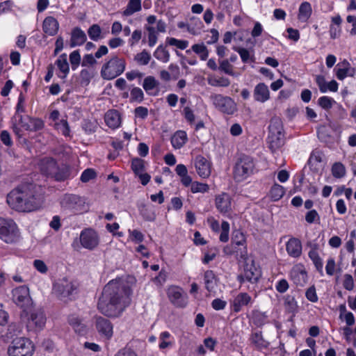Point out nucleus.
I'll use <instances>...</instances> for the list:
<instances>
[{"instance_id":"2","label":"nucleus","mask_w":356,"mask_h":356,"mask_svg":"<svg viewBox=\"0 0 356 356\" xmlns=\"http://www.w3.org/2000/svg\"><path fill=\"white\" fill-rule=\"evenodd\" d=\"M7 203L13 209L29 212L38 209L41 201L33 187L25 185L12 190L7 196Z\"/></svg>"},{"instance_id":"33","label":"nucleus","mask_w":356,"mask_h":356,"mask_svg":"<svg viewBox=\"0 0 356 356\" xmlns=\"http://www.w3.org/2000/svg\"><path fill=\"white\" fill-rule=\"evenodd\" d=\"M33 323L36 327L41 329L44 327L46 323V317L43 311L38 309L33 311L31 314V317L29 323Z\"/></svg>"},{"instance_id":"23","label":"nucleus","mask_w":356,"mask_h":356,"mask_svg":"<svg viewBox=\"0 0 356 356\" xmlns=\"http://www.w3.org/2000/svg\"><path fill=\"white\" fill-rule=\"evenodd\" d=\"M336 70V76L339 80H343L347 76H353L355 70L351 67L350 63L344 59L343 61L337 64Z\"/></svg>"},{"instance_id":"59","label":"nucleus","mask_w":356,"mask_h":356,"mask_svg":"<svg viewBox=\"0 0 356 356\" xmlns=\"http://www.w3.org/2000/svg\"><path fill=\"white\" fill-rule=\"evenodd\" d=\"M235 50L238 53L243 63H248L249 60L254 61L253 56L250 55V51L245 48H236Z\"/></svg>"},{"instance_id":"32","label":"nucleus","mask_w":356,"mask_h":356,"mask_svg":"<svg viewBox=\"0 0 356 356\" xmlns=\"http://www.w3.org/2000/svg\"><path fill=\"white\" fill-rule=\"evenodd\" d=\"M188 141L187 134L185 131H177L171 138V143L174 148H181Z\"/></svg>"},{"instance_id":"15","label":"nucleus","mask_w":356,"mask_h":356,"mask_svg":"<svg viewBox=\"0 0 356 356\" xmlns=\"http://www.w3.org/2000/svg\"><path fill=\"white\" fill-rule=\"evenodd\" d=\"M15 120L18 125L26 131H37L44 127V122L39 118H31L28 116L24 118L22 115L15 116Z\"/></svg>"},{"instance_id":"29","label":"nucleus","mask_w":356,"mask_h":356,"mask_svg":"<svg viewBox=\"0 0 356 356\" xmlns=\"http://www.w3.org/2000/svg\"><path fill=\"white\" fill-rule=\"evenodd\" d=\"M59 28L58 21L51 16L47 17L42 24L43 31L49 35H54L57 33Z\"/></svg>"},{"instance_id":"27","label":"nucleus","mask_w":356,"mask_h":356,"mask_svg":"<svg viewBox=\"0 0 356 356\" xmlns=\"http://www.w3.org/2000/svg\"><path fill=\"white\" fill-rule=\"evenodd\" d=\"M104 120L108 127L115 129L121 124V117L119 112L116 110H109L104 115Z\"/></svg>"},{"instance_id":"45","label":"nucleus","mask_w":356,"mask_h":356,"mask_svg":"<svg viewBox=\"0 0 356 356\" xmlns=\"http://www.w3.org/2000/svg\"><path fill=\"white\" fill-rule=\"evenodd\" d=\"M134 59L138 64L141 65H146L150 61L151 55L147 51L144 49L140 53L137 54L135 56Z\"/></svg>"},{"instance_id":"16","label":"nucleus","mask_w":356,"mask_h":356,"mask_svg":"<svg viewBox=\"0 0 356 356\" xmlns=\"http://www.w3.org/2000/svg\"><path fill=\"white\" fill-rule=\"evenodd\" d=\"M166 28V23L162 19H159L157 22V26H145V29L147 32V43L149 47H153L156 44L159 33H165Z\"/></svg>"},{"instance_id":"13","label":"nucleus","mask_w":356,"mask_h":356,"mask_svg":"<svg viewBox=\"0 0 356 356\" xmlns=\"http://www.w3.org/2000/svg\"><path fill=\"white\" fill-rule=\"evenodd\" d=\"M76 289V284L65 277L59 280L54 285V292L61 300L68 298Z\"/></svg>"},{"instance_id":"42","label":"nucleus","mask_w":356,"mask_h":356,"mask_svg":"<svg viewBox=\"0 0 356 356\" xmlns=\"http://www.w3.org/2000/svg\"><path fill=\"white\" fill-rule=\"evenodd\" d=\"M159 81L152 76H148L145 78L143 83V88L149 94L150 91L159 86Z\"/></svg>"},{"instance_id":"50","label":"nucleus","mask_w":356,"mask_h":356,"mask_svg":"<svg viewBox=\"0 0 356 356\" xmlns=\"http://www.w3.org/2000/svg\"><path fill=\"white\" fill-rule=\"evenodd\" d=\"M284 307L288 313L295 314L298 309L297 302L293 297L288 296L284 301Z\"/></svg>"},{"instance_id":"56","label":"nucleus","mask_w":356,"mask_h":356,"mask_svg":"<svg viewBox=\"0 0 356 356\" xmlns=\"http://www.w3.org/2000/svg\"><path fill=\"white\" fill-rule=\"evenodd\" d=\"M219 69L225 74L236 76V74L233 71V67L227 60H224L220 63Z\"/></svg>"},{"instance_id":"11","label":"nucleus","mask_w":356,"mask_h":356,"mask_svg":"<svg viewBox=\"0 0 356 356\" xmlns=\"http://www.w3.org/2000/svg\"><path fill=\"white\" fill-rule=\"evenodd\" d=\"M38 165L43 174L54 177L57 181H63L66 178L64 173L58 171L56 161L52 158L45 157L42 159Z\"/></svg>"},{"instance_id":"53","label":"nucleus","mask_w":356,"mask_h":356,"mask_svg":"<svg viewBox=\"0 0 356 356\" xmlns=\"http://www.w3.org/2000/svg\"><path fill=\"white\" fill-rule=\"evenodd\" d=\"M144 161L139 158H135L131 161V169L134 173L137 175L144 172L145 165Z\"/></svg>"},{"instance_id":"9","label":"nucleus","mask_w":356,"mask_h":356,"mask_svg":"<svg viewBox=\"0 0 356 356\" xmlns=\"http://www.w3.org/2000/svg\"><path fill=\"white\" fill-rule=\"evenodd\" d=\"M254 164L251 157L243 155L236 162L234 177L237 181H242L248 178L253 172Z\"/></svg>"},{"instance_id":"51","label":"nucleus","mask_w":356,"mask_h":356,"mask_svg":"<svg viewBox=\"0 0 356 356\" xmlns=\"http://www.w3.org/2000/svg\"><path fill=\"white\" fill-rule=\"evenodd\" d=\"M166 42L170 46H175L179 49H185L188 46V42L184 40H178L175 38H167Z\"/></svg>"},{"instance_id":"3","label":"nucleus","mask_w":356,"mask_h":356,"mask_svg":"<svg viewBox=\"0 0 356 356\" xmlns=\"http://www.w3.org/2000/svg\"><path fill=\"white\" fill-rule=\"evenodd\" d=\"M126 61L118 56H113L105 63L101 69V76L105 80H111L124 72Z\"/></svg>"},{"instance_id":"64","label":"nucleus","mask_w":356,"mask_h":356,"mask_svg":"<svg viewBox=\"0 0 356 356\" xmlns=\"http://www.w3.org/2000/svg\"><path fill=\"white\" fill-rule=\"evenodd\" d=\"M114 356H138L137 353L130 348H124L119 350Z\"/></svg>"},{"instance_id":"21","label":"nucleus","mask_w":356,"mask_h":356,"mask_svg":"<svg viewBox=\"0 0 356 356\" xmlns=\"http://www.w3.org/2000/svg\"><path fill=\"white\" fill-rule=\"evenodd\" d=\"M215 204L219 212L228 213L232 210V198L229 194L222 193L216 197Z\"/></svg>"},{"instance_id":"18","label":"nucleus","mask_w":356,"mask_h":356,"mask_svg":"<svg viewBox=\"0 0 356 356\" xmlns=\"http://www.w3.org/2000/svg\"><path fill=\"white\" fill-rule=\"evenodd\" d=\"M80 242L81 245L86 249L95 248L99 244L97 233L92 229L83 230L80 234Z\"/></svg>"},{"instance_id":"12","label":"nucleus","mask_w":356,"mask_h":356,"mask_svg":"<svg viewBox=\"0 0 356 356\" xmlns=\"http://www.w3.org/2000/svg\"><path fill=\"white\" fill-rule=\"evenodd\" d=\"M211 99L216 108L223 113L232 115L236 111V104L231 97L213 95Z\"/></svg>"},{"instance_id":"1","label":"nucleus","mask_w":356,"mask_h":356,"mask_svg":"<svg viewBox=\"0 0 356 356\" xmlns=\"http://www.w3.org/2000/svg\"><path fill=\"white\" fill-rule=\"evenodd\" d=\"M131 294L132 290L125 280H112L104 287L98 309L105 316L118 317L130 305Z\"/></svg>"},{"instance_id":"5","label":"nucleus","mask_w":356,"mask_h":356,"mask_svg":"<svg viewBox=\"0 0 356 356\" xmlns=\"http://www.w3.org/2000/svg\"><path fill=\"white\" fill-rule=\"evenodd\" d=\"M268 141L272 152H275L284 144L282 122L279 118H273L268 127Z\"/></svg>"},{"instance_id":"25","label":"nucleus","mask_w":356,"mask_h":356,"mask_svg":"<svg viewBox=\"0 0 356 356\" xmlns=\"http://www.w3.org/2000/svg\"><path fill=\"white\" fill-rule=\"evenodd\" d=\"M254 99L255 101L264 103L270 99V91L268 86L264 83H258L254 89Z\"/></svg>"},{"instance_id":"43","label":"nucleus","mask_w":356,"mask_h":356,"mask_svg":"<svg viewBox=\"0 0 356 356\" xmlns=\"http://www.w3.org/2000/svg\"><path fill=\"white\" fill-rule=\"evenodd\" d=\"M232 243L233 245L237 246H243V250H241V253L244 251V248L245 244V237L244 234L240 231H235L233 233V236L232 238Z\"/></svg>"},{"instance_id":"49","label":"nucleus","mask_w":356,"mask_h":356,"mask_svg":"<svg viewBox=\"0 0 356 356\" xmlns=\"http://www.w3.org/2000/svg\"><path fill=\"white\" fill-rule=\"evenodd\" d=\"M102 29L98 24H92L88 30L89 38L94 41L101 38Z\"/></svg>"},{"instance_id":"40","label":"nucleus","mask_w":356,"mask_h":356,"mask_svg":"<svg viewBox=\"0 0 356 356\" xmlns=\"http://www.w3.org/2000/svg\"><path fill=\"white\" fill-rule=\"evenodd\" d=\"M208 83L214 87H227L230 84V81L225 77L211 76L208 78Z\"/></svg>"},{"instance_id":"22","label":"nucleus","mask_w":356,"mask_h":356,"mask_svg":"<svg viewBox=\"0 0 356 356\" xmlns=\"http://www.w3.org/2000/svg\"><path fill=\"white\" fill-rule=\"evenodd\" d=\"M195 168L198 175L202 178H207L211 175V164L202 156H197L195 159Z\"/></svg>"},{"instance_id":"8","label":"nucleus","mask_w":356,"mask_h":356,"mask_svg":"<svg viewBox=\"0 0 356 356\" xmlns=\"http://www.w3.org/2000/svg\"><path fill=\"white\" fill-rule=\"evenodd\" d=\"M34 346L31 341L26 337H19L13 340L8 348L9 356H32Z\"/></svg>"},{"instance_id":"63","label":"nucleus","mask_w":356,"mask_h":356,"mask_svg":"<svg viewBox=\"0 0 356 356\" xmlns=\"http://www.w3.org/2000/svg\"><path fill=\"white\" fill-rule=\"evenodd\" d=\"M142 38V31L140 29L135 30L132 34L131 38L129 40V44L131 47L136 44Z\"/></svg>"},{"instance_id":"54","label":"nucleus","mask_w":356,"mask_h":356,"mask_svg":"<svg viewBox=\"0 0 356 356\" xmlns=\"http://www.w3.org/2000/svg\"><path fill=\"white\" fill-rule=\"evenodd\" d=\"M318 103L323 109L328 110L333 106L335 101L332 97L323 96L318 99Z\"/></svg>"},{"instance_id":"31","label":"nucleus","mask_w":356,"mask_h":356,"mask_svg":"<svg viewBox=\"0 0 356 356\" xmlns=\"http://www.w3.org/2000/svg\"><path fill=\"white\" fill-rule=\"evenodd\" d=\"M286 251L292 257H298L302 253V244L300 240L293 238L286 243Z\"/></svg>"},{"instance_id":"55","label":"nucleus","mask_w":356,"mask_h":356,"mask_svg":"<svg viewBox=\"0 0 356 356\" xmlns=\"http://www.w3.org/2000/svg\"><path fill=\"white\" fill-rule=\"evenodd\" d=\"M70 61L73 70H76L81 62V55L79 50L73 51L70 54Z\"/></svg>"},{"instance_id":"28","label":"nucleus","mask_w":356,"mask_h":356,"mask_svg":"<svg viewBox=\"0 0 356 356\" xmlns=\"http://www.w3.org/2000/svg\"><path fill=\"white\" fill-rule=\"evenodd\" d=\"M87 40L86 34L79 27H75L72 29L70 38V47L81 46L86 42Z\"/></svg>"},{"instance_id":"46","label":"nucleus","mask_w":356,"mask_h":356,"mask_svg":"<svg viewBox=\"0 0 356 356\" xmlns=\"http://www.w3.org/2000/svg\"><path fill=\"white\" fill-rule=\"evenodd\" d=\"M252 342L259 349L267 348L268 346V343L264 339V338L260 332H255L252 334Z\"/></svg>"},{"instance_id":"44","label":"nucleus","mask_w":356,"mask_h":356,"mask_svg":"<svg viewBox=\"0 0 356 356\" xmlns=\"http://www.w3.org/2000/svg\"><path fill=\"white\" fill-rule=\"evenodd\" d=\"M331 170L333 177L337 179L342 178L346 175L345 166L340 162L334 163L332 166Z\"/></svg>"},{"instance_id":"20","label":"nucleus","mask_w":356,"mask_h":356,"mask_svg":"<svg viewBox=\"0 0 356 356\" xmlns=\"http://www.w3.org/2000/svg\"><path fill=\"white\" fill-rule=\"evenodd\" d=\"M204 282L206 289L213 296L218 295V278L214 272L208 270L204 273Z\"/></svg>"},{"instance_id":"19","label":"nucleus","mask_w":356,"mask_h":356,"mask_svg":"<svg viewBox=\"0 0 356 356\" xmlns=\"http://www.w3.org/2000/svg\"><path fill=\"white\" fill-rule=\"evenodd\" d=\"M96 328L99 334L106 339H110L113 334V326L111 322L102 316L96 319Z\"/></svg>"},{"instance_id":"38","label":"nucleus","mask_w":356,"mask_h":356,"mask_svg":"<svg viewBox=\"0 0 356 356\" xmlns=\"http://www.w3.org/2000/svg\"><path fill=\"white\" fill-rule=\"evenodd\" d=\"M55 129L65 137H70V128L67 120L62 119L54 124Z\"/></svg>"},{"instance_id":"26","label":"nucleus","mask_w":356,"mask_h":356,"mask_svg":"<svg viewBox=\"0 0 356 356\" xmlns=\"http://www.w3.org/2000/svg\"><path fill=\"white\" fill-rule=\"evenodd\" d=\"M252 301L251 296L247 293H239L231 302L233 307V310L235 312H238L241 310L242 307L248 305Z\"/></svg>"},{"instance_id":"10","label":"nucleus","mask_w":356,"mask_h":356,"mask_svg":"<svg viewBox=\"0 0 356 356\" xmlns=\"http://www.w3.org/2000/svg\"><path fill=\"white\" fill-rule=\"evenodd\" d=\"M13 302L24 312H28L32 306L33 301L30 296L29 289L26 286H20L12 291Z\"/></svg>"},{"instance_id":"14","label":"nucleus","mask_w":356,"mask_h":356,"mask_svg":"<svg viewBox=\"0 0 356 356\" xmlns=\"http://www.w3.org/2000/svg\"><path fill=\"white\" fill-rule=\"evenodd\" d=\"M168 297L172 304L177 307L183 308L188 304V298L184 294L181 288L177 286H171L167 291Z\"/></svg>"},{"instance_id":"39","label":"nucleus","mask_w":356,"mask_h":356,"mask_svg":"<svg viewBox=\"0 0 356 356\" xmlns=\"http://www.w3.org/2000/svg\"><path fill=\"white\" fill-rule=\"evenodd\" d=\"M191 49L202 60H206L209 56V51L204 44H195L191 47Z\"/></svg>"},{"instance_id":"58","label":"nucleus","mask_w":356,"mask_h":356,"mask_svg":"<svg viewBox=\"0 0 356 356\" xmlns=\"http://www.w3.org/2000/svg\"><path fill=\"white\" fill-rule=\"evenodd\" d=\"M96 177V172L92 168H88L85 170L80 177V179L82 182L86 183L89 181L95 179Z\"/></svg>"},{"instance_id":"41","label":"nucleus","mask_w":356,"mask_h":356,"mask_svg":"<svg viewBox=\"0 0 356 356\" xmlns=\"http://www.w3.org/2000/svg\"><path fill=\"white\" fill-rule=\"evenodd\" d=\"M285 193L284 188L277 184H275L270 191V195L273 201L280 200Z\"/></svg>"},{"instance_id":"47","label":"nucleus","mask_w":356,"mask_h":356,"mask_svg":"<svg viewBox=\"0 0 356 356\" xmlns=\"http://www.w3.org/2000/svg\"><path fill=\"white\" fill-rule=\"evenodd\" d=\"M309 257L313 261L314 266H316V269L318 272H320L321 274H323V264L322 261V259L319 257L317 252L315 250H311L309 252Z\"/></svg>"},{"instance_id":"62","label":"nucleus","mask_w":356,"mask_h":356,"mask_svg":"<svg viewBox=\"0 0 356 356\" xmlns=\"http://www.w3.org/2000/svg\"><path fill=\"white\" fill-rule=\"evenodd\" d=\"M335 270H336L335 260H334V258L330 257L327 259V264H326V266H325L326 273L328 275L332 276V275H333L334 274Z\"/></svg>"},{"instance_id":"34","label":"nucleus","mask_w":356,"mask_h":356,"mask_svg":"<svg viewBox=\"0 0 356 356\" xmlns=\"http://www.w3.org/2000/svg\"><path fill=\"white\" fill-rule=\"evenodd\" d=\"M312 13V8L310 3L307 1L302 2L298 10V19L302 22H306L310 18Z\"/></svg>"},{"instance_id":"7","label":"nucleus","mask_w":356,"mask_h":356,"mask_svg":"<svg viewBox=\"0 0 356 356\" xmlns=\"http://www.w3.org/2000/svg\"><path fill=\"white\" fill-rule=\"evenodd\" d=\"M19 238V230L15 222L11 218L0 217V238L7 243H13Z\"/></svg>"},{"instance_id":"6","label":"nucleus","mask_w":356,"mask_h":356,"mask_svg":"<svg viewBox=\"0 0 356 356\" xmlns=\"http://www.w3.org/2000/svg\"><path fill=\"white\" fill-rule=\"evenodd\" d=\"M60 204L63 210L72 213H83L89 209L86 200L75 194H65L60 200Z\"/></svg>"},{"instance_id":"4","label":"nucleus","mask_w":356,"mask_h":356,"mask_svg":"<svg viewBox=\"0 0 356 356\" xmlns=\"http://www.w3.org/2000/svg\"><path fill=\"white\" fill-rule=\"evenodd\" d=\"M240 257L244 261L243 273L238 276V280L241 283L247 280L251 283L257 282L261 277V270L259 268L255 266L252 259L247 255V250L244 248V251L241 252Z\"/></svg>"},{"instance_id":"36","label":"nucleus","mask_w":356,"mask_h":356,"mask_svg":"<svg viewBox=\"0 0 356 356\" xmlns=\"http://www.w3.org/2000/svg\"><path fill=\"white\" fill-rule=\"evenodd\" d=\"M69 323L73 327L74 331L80 334H83L86 330V325L75 316H71L69 318Z\"/></svg>"},{"instance_id":"60","label":"nucleus","mask_w":356,"mask_h":356,"mask_svg":"<svg viewBox=\"0 0 356 356\" xmlns=\"http://www.w3.org/2000/svg\"><path fill=\"white\" fill-rule=\"evenodd\" d=\"M129 234L131 241L136 243H140L144 240V235L137 229H129Z\"/></svg>"},{"instance_id":"61","label":"nucleus","mask_w":356,"mask_h":356,"mask_svg":"<svg viewBox=\"0 0 356 356\" xmlns=\"http://www.w3.org/2000/svg\"><path fill=\"white\" fill-rule=\"evenodd\" d=\"M305 296L307 299L312 302H316L318 301V298L314 286H312L307 289L305 293Z\"/></svg>"},{"instance_id":"52","label":"nucleus","mask_w":356,"mask_h":356,"mask_svg":"<svg viewBox=\"0 0 356 356\" xmlns=\"http://www.w3.org/2000/svg\"><path fill=\"white\" fill-rule=\"evenodd\" d=\"M144 99V93L141 88L134 87L130 92V99L131 102H141Z\"/></svg>"},{"instance_id":"35","label":"nucleus","mask_w":356,"mask_h":356,"mask_svg":"<svg viewBox=\"0 0 356 356\" xmlns=\"http://www.w3.org/2000/svg\"><path fill=\"white\" fill-rule=\"evenodd\" d=\"M141 0H129L122 15L128 17L141 10Z\"/></svg>"},{"instance_id":"17","label":"nucleus","mask_w":356,"mask_h":356,"mask_svg":"<svg viewBox=\"0 0 356 356\" xmlns=\"http://www.w3.org/2000/svg\"><path fill=\"white\" fill-rule=\"evenodd\" d=\"M290 278L297 286H304L308 280V275L305 267L302 264L293 266L290 271Z\"/></svg>"},{"instance_id":"30","label":"nucleus","mask_w":356,"mask_h":356,"mask_svg":"<svg viewBox=\"0 0 356 356\" xmlns=\"http://www.w3.org/2000/svg\"><path fill=\"white\" fill-rule=\"evenodd\" d=\"M56 65L60 71V73L58 74V76L63 79H65L70 72L67 54H62L60 55L56 61Z\"/></svg>"},{"instance_id":"57","label":"nucleus","mask_w":356,"mask_h":356,"mask_svg":"<svg viewBox=\"0 0 356 356\" xmlns=\"http://www.w3.org/2000/svg\"><path fill=\"white\" fill-rule=\"evenodd\" d=\"M221 233L220 234V241L227 242L229 240V224L227 221H222L221 224Z\"/></svg>"},{"instance_id":"48","label":"nucleus","mask_w":356,"mask_h":356,"mask_svg":"<svg viewBox=\"0 0 356 356\" xmlns=\"http://www.w3.org/2000/svg\"><path fill=\"white\" fill-rule=\"evenodd\" d=\"M209 191V186L205 183L193 181L191 186V191L193 193H204Z\"/></svg>"},{"instance_id":"24","label":"nucleus","mask_w":356,"mask_h":356,"mask_svg":"<svg viewBox=\"0 0 356 356\" xmlns=\"http://www.w3.org/2000/svg\"><path fill=\"white\" fill-rule=\"evenodd\" d=\"M315 81L318 86L319 90L322 93H325L327 91L337 92L339 88V84L335 80H332L330 82H326L324 76L316 75Z\"/></svg>"},{"instance_id":"37","label":"nucleus","mask_w":356,"mask_h":356,"mask_svg":"<svg viewBox=\"0 0 356 356\" xmlns=\"http://www.w3.org/2000/svg\"><path fill=\"white\" fill-rule=\"evenodd\" d=\"M153 55L162 63H166L170 60V54L162 44L157 47Z\"/></svg>"}]
</instances>
